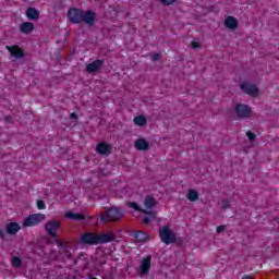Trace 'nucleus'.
Listing matches in <instances>:
<instances>
[{"instance_id":"nucleus-16","label":"nucleus","mask_w":279,"mask_h":279,"mask_svg":"<svg viewBox=\"0 0 279 279\" xmlns=\"http://www.w3.org/2000/svg\"><path fill=\"white\" fill-rule=\"evenodd\" d=\"M110 149H111L110 145H108L106 143H100L96 147V151L98 154H100V156H106V155L110 154Z\"/></svg>"},{"instance_id":"nucleus-18","label":"nucleus","mask_w":279,"mask_h":279,"mask_svg":"<svg viewBox=\"0 0 279 279\" xmlns=\"http://www.w3.org/2000/svg\"><path fill=\"white\" fill-rule=\"evenodd\" d=\"M66 219H71L72 221H83V219H86V216L83 214H75L73 211H66L65 213Z\"/></svg>"},{"instance_id":"nucleus-20","label":"nucleus","mask_w":279,"mask_h":279,"mask_svg":"<svg viewBox=\"0 0 279 279\" xmlns=\"http://www.w3.org/2000/svg\"><path fill=\"white\" fill-rule=\"evenodd\" d=\"M21 230V226L16 222H11L7 225L8 234H16Z\"/></svg>"},{"instance_id":"nucleus-9","label":"nucleus","mask_w":279,"mask_h":279,"mask_svg":"<svg viewBox=\"0 0 279 279\" xmlns=\"http://www.w3.org/2000/svg\"><path fill=\"white\" fill-rule=\"evenodd\" d=\"M83 12L84 11L81 9H76V8L70 9L68 12V19L71 21V23L80 24L82 23Z\"/></svg>"},{"instance_id":"nucleus-22","label":"nucleus","mask_w":279,"mask_h":279,"mask_svg":"<svg viewBox=\"0 0 279 279\" xmlns=\"http://www.w3.org/2000/svg\"><path fill=\"white\" fill-rule=\"evenodd\" d=\"M26 16H27V19H31L32 21H36V19H38V16H40V13L38 12V10H36L34 8H29L26 11Z\"/></svg>"},{"instance_id":"nucleus-26","label":"nucleus","mask_w":279,"mask_h":279,"mask_svg":"<svg viewBox=\"0 0 279 279\" xmlns=\"http://www.w3.org/2000/svg\"><path fill=\"white\" fill-rule=\"evenodd\" d=\"M12 267H15V269H19V267H21V265H23V259H21V257H13L11 260Z\"/></svg>"},{"instance_id":"nucleus-13","label":"nucleus","mask_w":279,"mask_h":279,"mask_svg":"<svg viewBox=\"0 0 279 279\" xmlns=\"http://www.w3.org/2000/svg\"><path fill=\"white\" fill-rule=\"evenodd\" d=\"M134 147L138 151H147L149 149V142L141 137L135 141Z\"/></svg>"},{"instance_id":"nucleus-37","label":"nucleus","mask_w":279,"mask_h":279,"mask_svg":"<svg viewBox=\"0 0 279 279\" xmlns=\"http://www.w3.org/2000/svg\"><path fill=\"white\" fill-rule=\"evenodd\" d=\"M1 239L5 238V233L3 231H0Z\"/></svg>"},{"instance_id":"nucleus-1","label":"nucleus","mask_w":279,"mask_h":279,"mask_svg":"<svg viewBox=\"0 0 279 279\" xmlns=\"http://www.w3.org/2000/svg\"><path fill=\"white\" fill-rule=\"evenodd\" d=\"M159 236L162 243H165L166 245H171V243H175L178 239L175 233L171 230L169 226H165L159 230Z\"/></svg>"},{"instance_id":"nucleus-6","label":"nucleus","mask_w":279,"mask_h":279,"mask_svg":"<svg viewBox=\"0 0 279 279\" xmlns=\"http://www.w3.org/2000/svg\"><path fill=\"white\" fill-rule=\"evenodd\" d=\"M234 112L239 119H250L252 117V108L247 105L239 104Z\"/></svg>"},{"instance_id":"nucleus-25","label":"nucleus","mask_w":279,"mask_h":279,"mask_svg":"<svg viewBox=\"0 0 279 279\" xmlns=\"http://www.w3.org/2000/svg\"><path fill=\"white\" fill-rule=\"evenodd\" d=\"M186 198L190 202H197V199H199V194L195 190H190L187 195H186Z\"/></svg>"},{"instance_id":"nucleus-11","label":"nucleus","mask_w":279,"mask_h":279,"mask_svg":"<svg viewBox=\"0 0 279 279\" xmlns=\"http://www.w3.org/2000/svg\"><path fill=\"white\" fill-rule=\"evenodd\" d=\"M101 66H104V60H95L94 62L86 65L87 73H99L101 71Z\"/></svg>"},{"instance_id":"nucleus-23","label":"nucleus","mask_w":279,"mask_h":279,"mask_svg":"<svg viewBox=\"0 0 279 279\" xmlns=\"http://www.w3.org/2000/svg\"><path fill=\"white\" fill-rule=\"evenodd\" d=\"M134 238L138 243H146V241H149V236L147 235V233L142 231L136 232Z\"/></svg>"},{"instance_id":"nucleus-19","label":"nucleus","mask_w":279,"mask_h":279,"mask_svg":"<svg viewBox=\"0 0 279 279\" xmlns=\"http://www.w3.org/2000/svg\"><path fill=\"white\" fill-rule=\"evenodd\" d=\"M225 25L226 27H228L229 29H236L239 23L236 22V19L232 17V16H228L225 21Z\"/></svg>"},{"instance_id":"nucleus-33","label":"nucleus","mask_w":279,"mask_h":279,"mask_svg":"<svg viewBox=\"0 0 279 279\" xmlns=\"http://www.w3.org/2000/svg\"><path fill=\"white\" fill-rule=\"evenodd\" d=\"M226 230V226H219L218 228H217V232H218V234H221V232H223Z\"/></svg>"},{"instance_id":"nucleus-21","label":"nucleus","mask_w":279,"mask_h":279,"mask_svg":"<svg viewBox=\"0 0 279 279\" xmlns=\"http://www.w3.org/2000/svg\"><path fill=\"white\" fill-rule=\"evenodd\" d=\"M156 198L151 197V196H146L144 198V206L145 208H147L148 210H151L154 208V206H156Z\"/></svg>"},{"instance_id":"nucleus-27","label":"nucleus","mask_w":279,"mask_h":279,"mask_svg":"<svg viewBox=\"0 0 279 279\" xmlns=\"http://www.w3.org/2000/svg\"><path fill=\"white\" fill-rule=\"evenodd\" d=\"M37 208L38 210H45V208H47V205L44 203V201H37Z\"/></svg>"},{"instance_id":"nucleus-34","label":"nucleus","mask_w":279,"mask_h":279,"mask_svg":"<svg viewBox=\"0 0 279 279\" xmlns=\"http://www.w3.org/2000/svg\"><path fill=\"white\" fill-rule=\"evenodd\" d=\"M192 48H193V49H199V43H197V41H192Z\"/></svg>"},{"instance_id":"nucleus-29","label":"nucleus","mask_w":279,"mask_h":279,"mask_svg":"<svg viewBox=\"0 0 279 279\" xmlns=\"http://www.w3.org/2000/svg\"><path fill=\"white\" fill-rule=\"evenodd\" d=\"M162 5H173L178 0H159Z\"/></svg>"},{"instance_id":"nucleus-12","label":"nucleus","mask_w":279,"mask_h":279,"mask_svg":"<svg viewBox=\"0 0 279 279\" xmlns=\"http://www.w3.org/2000/svg\"><path fill=\"white\" fill-rule=\"evenodd\" d=\"M81 241L87 243V245H97V243H99V238L95 233H85L82 235Z\"/></svg>"},{"instance_id":"nucleus-5","label":"nucleus","mask_w":279,"mask_h":279,"mask_svg":"<svg viewBox=\"0 0 279 279\" xmlns=\"http://www.w3.org/2000/svg\"><path fill=\"white\" fill-rule=\"evenodd\" d=\"M62 225L58 220H50L45 225V230L49 236L52 239H56L58 236V230H60V227Z\"/></svg>"},{"instance_id":"nucleus-2","label":"nucleus","mask_w":279,"mask_h":279,"mask_svg":"<svg viewBox=\"0 0 279 279\" xmlns=\"http://www.w3.org/2000/svg\"><path fill=\"white\" fill-rule=\"evenodd\" d=\"M121 217H123V211L119 210L117 207H112L105 211L100 217V221H119Z\"/></svg>"},{"instance_id":"nucleus-14","label":"nucleus","mask_w":279,"mask_h":279,"mask_svg":"<svg viewBox=\"0 0 279 279\" xmlns=\"http://www.w3.org/2000/svg\"><path fill=\"white\" fill-rule=\"evenodd\" d=\"M7 49L11 52V56L13 58L20 59L23 58V56H25V53L21 48H19V46H7Z\"/></svg>"},{"instance_id":"nucleus-17","label":"nucleus","mask_w":279,"mask_h":279,"mask_svg":"<svg viewBox=\"0 0 279 279\" xmlns=\"http://www.w3.org/2000/svg\"><path fill=\"white\" fill-rule=\"evenodd\" d=\"M20 32L22 34H32L34 32V23L32 22H24L20 25Z\"/></svg>"},{"instance_id":"nucleus-36","label":"nucleus","mask_w":279,"mask_h":279,"mask_svg":"<svg viewBox=\"0 0 279 279\" xmlns=\"http://www.w3.org/2000/svg\"><path fill=\"white\" fill-rule=\"evenodd\" d=\"M70 117H71V119H77V114H75V113H71Z\"/></svg>"},{"instance_id":"nucleus-4","label":"nucleus","mask_w":279,"mask_h":279,"mask_svg":"<svg viewBox=\"0 0 279 279\" xmlns=\"http://www.w3.org/2000/svg\"><path fill=\"white\" fill-rule=\"evenodd\" d=\"M129 206L137 213H143L144 215H147L146 217H144V223H149V221H154V219H156V211L143 209L136 203H129Z\"/></svg>"},{"instance_id":"nucleus-24","label":"nucleus","mask_w":279,"mask_h":279,"mask_svg":"<svg viewBox=\"0 0 279 279\" xmlns=\"http://www.w3.org/2000/svg\"><path fill=\"white\" fill-rule=\"evenodd\" d=\"M133 121L135 125H140L141 128H143L144 125H147V119L145 118V116H137L134 118Z\"/></svg>"},{"instance_id":"nucleus-38","label":"nucleus","mask_w":279,"mask_h":279,"mask_svg":"<svg viewBox=\"0 0 279 279\" xmlns=\"http://www.w3.org/2000/svg\"><path fill=\"white\" fill-rule=\"evenodd\" d=\"M92 279H97V278L94 277V278H92Z\"/></svg>"},{"instance_id":"nucleus-10","label":"nucleus","mask_w":279,"mask_h":279,"mask_svg":"<svg viewBox=\"0 0 279 279\" xmlns=\"http://www.w3.org/2000/svg\"><path fill=\"white\" fill-rule=\"evenodd\" d=\"M95 19H96V14L93 11H86L82 13V19H81V23H85L86 25H95Z\"/></svg>"},{"instance_id":"nucleus-31","label":"nucleus","mask_w":279,"mask_h":279,"mask_svg":"<svg viewBox=\"0 0 279 279\" xmlns=\"http://www.w3.org/2000/svg\"><path fill=\"white\" fill-rule=\"evenodd\" d=\"M222 208H223V210H227V208H230V202L229 201H223L222 202Z\"/></svg>"},{"instance_id":"nucleus-35","label":"nucleus","mask_w":279,"mask_h":279,"mask_svg":"<svg viewBox=\"0 0 279 279\" xmlns=\"http://www.w3.org/2000/svg\"><path fill=\"white\" fill-rule=\"evenodd\" d=\"M11 121H12V117H7V118H5V122H7V123H10Z\"/></svg>"},{"instance_id":"nucleus-8","label":"nucleus","mask_w":279,"mask_h":279,"mask_svg":"<svg viewBox=\"0 0 279 279\" xmlns=\"http://www.w3.org/2000/svg\"><path fill=\"white\" fill-rule=\"evenodd\" d=\"M240 88H241V90H243V93H245V95H250L251 97H258V95H259L258 87H256V85H252L247 82L241 83Z\"/></svg>"},{"instance_id":"nucleus-30","label":"nucleus","mask_w":279,"mask_h":279,"mask_svg":"<svg viewBox=\"0 0 279 279\" xmlns=\"http://www.w3.org/2000/svg\"><path fill=\"white\" fill-rule=\"evenodd\" d=\"M246 136L248 138V141L252 143V141H255L256 140V134H254L253 132L248 131L246 133Z\"/></svg>"},{"instance_id":"nucleus-3","label":"nucleus","mask_w":279,"mask_h":279,"mask_svg":"<svg viewBox=\"0 0 279 279\" xmlns=\"http://www.w3.org/2000/svg\"><path fill=\"white\" fill-rule=\"evenodd\" d=\"M47 219V216L45 214H34L28 216L24 221L23 226L24 228H32L34 226H38V223H43Z\"/></svg>"},{"instance_id":"nucleus-7","label":"nucleus","mask_w":279,"mask_h":279,"mask_svg":"<svg viewBox=\"0 0 279 279\" xmlns=\"http://www.w3.org/2000/svg\"><path fill=\"white\" fill-rule=\"evenodd\" d=\"M149 269H151V256L144 257L141 260L140 267L137 268L138 276H147L149 274Z\"/></svg>"},{"instance_id":"nucleus-32","label":"nucleus","mask_w":279,"mask_h":279,"mask_svg":"<svg viewBox=\"0 0 279 279\" xmlns=\"http://www.w3.org/2000/svg\"><path fill=\"white\" fill-rule=\"evenodd\" d=\"M151 60H153V62H158V60H160V54H158V53L153 54Z\"/></svg>"},{"instance_id":"nucleus-15","label":"nucleus","mask_w":279,"mask_h":279,"mask_svg":"<svg viewBox=\"0 0 279 279\" xmlns=\"http://www.w3.org/2000/svg\"><path fill=\"white\" fill-rule=\"evenodd\" d=\"M114 233L112 232L98 234V243H111V241H114Z\"/></svg>"},{"instance_id":"nucleus-28","label":"nucleus","mask_w":279,"mask_h":279,"mask_svg":"<svg viewBox=\"0 0 279 279\" xmlns=\"http://www.w3.org/2000/svg\"><path fill=\"white\" fill-rule=\"evenodd\" d=\"M59 247H61V250H64V252H69V247L66 246V243L62 242V241H57Z\"/></svg>"}]
</instances>
